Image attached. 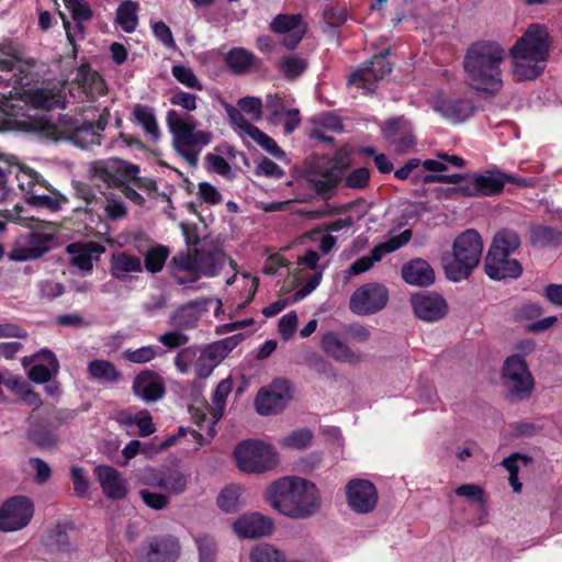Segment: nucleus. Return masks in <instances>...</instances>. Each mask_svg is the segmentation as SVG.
I'll list each match as a JSON object with an SVG mask.
<instances>
[{
    "label": "nucleus",
    "instance_id": "obj_1",
    "mask_svg": "<svg viewBox=\"0 0 562 562\" xmlns=\"http://www.w3.org/2000/svg\"><path fill=\"white\" fill-rule=\"evenodd\" d=\"M263 498L274 510L296 520L315 516L323 505L318 486L297 475L283 476L270 483Z\"/></svg>",
    "mask_w": 562,
    "mask_h": 562
},
{
    "label": "nucleus",
    "instance_id": "obj_2",
    "mask_svg": "<svg viewBox=\"0 0 562 562\" xmlns=\"http://www.w3.org/2000/svg\"><path fill=\"white\" fill-rule=\"evenodd\" d=\"M170 103L187 113L170 109L166 113V124L172 135L173 148L190 166H195L203 147L211 142V134L196 130L198 121L189 112L198 108V97L182 90L176 91L169 99Z\"/></svg>",
    "mask_w": 562,
    "mask_h": 562
},
{
    "label": "nucleus",
    "instance_id": "obj_3",
    "mask_svg": "<svg viewBox=\"0 0 562 562\" xmlns=\"http://www.w3.org/2000/svg\"><path fill=\"white\" fill-rule=\"evenodd\" d=\"M506 52L497 43L480 42L472 45L464 57L467 81L474 90L496 94L503 88L502 64Z\"/></svg>",
    "mask_w": 562,
    "mask_h": 562
},
{
    "label": "nucleus",
    "instance_id": "obj_4",
    "mask_svg": "<svg viewBox=\"0 0 562 562\" xmlns=\"http://www.w3.org/2000/svg\"><path fill=\"white\" fill-rule=\"evenodd\" d=\"M137 480L143 485L164 491V493L149 490L139 491L144 504L154 510L167 508L170 497L184 494L190 485V474L178 467H147L138 471Z\"/></svg>",
    "mask_w": 562,
    "mask_h": 562
},
{
    "label": "nucleus",
    "instance_id": "obj_5",
    "mask_svg": "<svg viewBox=\"0 0 562 562\" xmlns=\"http://www.w3.org/2000/svg\"><path fill=\"white\" fill-rule=\"evenodd\" d=\"M4 217L31 229L29 234L16 238L8 255L9 259L19 262L35 260L53 248L58 233L56 224L22 216L18 206L9 211Z\"/></svg>",
    "mask_w": 562,
    "mask_h": 562
},
{
    "label": "nucleus",
    "instance_id": "obj_6",
    "mask_svg": "<svg viewBox=\"0 0 562 562\" xmlns=\"http://www.w3.org/2000/svg\"><path fill=\"white\" fill-rule=\"evenodd\" d=\"M483 252V241L474 229L460 234L452 244V256L443 259V269L449 280L467 279L477 267Z\"/></svg>",
    "mask_w": 562,
    "mask_h": 562
},
{
    "label": "nucleus",
    "instance_id": "obj_7",
    "mask_svg": "<svg viewBox=\"0 0 562 562\" xmlns=\"http://www.w3.org/2000/svg\"><path fill=\"white\" fill-rule=\"evenodd\" d=\"M236 467L247 474H261L273 470L279 462L272 446L259 440H244L234 450Z\"/></svg>",
    "mask_w": 562,
    "mask_h": 562
},
{
    "label": "nucleus",
    "instance_id": "obj_8",
    "mask_svg": "<svg viewBox=\"0 0 562 562\" xmlns=\"http://www.w3.org/2000/svg\"><path fill=\"white\" fill-rule=\"evenodd\" d=\"M218 350V347H206L202 350L184 348L176 355L175 366L181 374L193 371L196 378L205 379L222 362L223 355Z\"/></svg>",
    "mask_w": 562,
    "mask_h": 562
},
{
    "label": "nucleus",
    "instance_id": "obj_9",
    "mask_svg": "<svg viewBox=\"0 0 562 562\" xmlns=\"http://www.w3.org/2000/svg\"><path fill=\"white\" fill-rule=\"evenodd\" d=\"M293 396V384L286 379L278 378L258 391L255 408L261 416L277 415L288 407Z\"/></svg>",
    "mask_w": 562,
    "mask_h": 562
},
{
    "label": "nucleus",
    "instance_id": "obj_10",
    "mask_svg": "<svg viewBox=\"0 0 562 562\" xmlns=\"http://www.w3.org/2000/svg\"><path fill=\"white\" fill-rule=\"evenodd\" d=\"M502 380L516 398H526L533 390L535 381L526 361L517 355L508 357L503 366Z\"/></svg>",
    "mask_w": 562,
    "mask_h": 562
},
{
    "label": "nucleus",
    "instance_id": "obj_11",
    "mask_svg": "<svg viewBox=\"0 0 562 562\" xmlns=\"http://www.w3.org/2000/svg\"><path fill=\"white\" fill-rule=\"evenodd\" d=\"M389 302V290L378 282L366 283L353 291L349 308L357 315H371L382 311Z\"/></svg>",
    "mask_w": 562,
    "mask_h": 562
},
{
    "label": "nucleus",
    "instance_id": "obj_12",
    "mask_svg": "<svg viewBox=\"0 0 562 562\" xmlns=\"http://www.w3.org/2000/svg\"><path fill=\"white\" fill-rule=\"evenodd\" d=\"M34 516V504L25 496H13L0 505V530L14 532L24 529Z\"/></svg>",
    "mask_w": 562,
    "mask_h": 562
},
{
    "label": "nucleus",
    "instance_id": "obj_13",
    "mask_svg": "<svg viewBox=\"0 0 562 562\" xmlns=\"http://www.w3.org/2000/svg\"><path fill=\"white\" fill-rule=\"evenodd\" d=\"M506 181H514L512 175L499 170H488L483 175L470 176L468 183L454 188L453 191L467 196L495 195L503 191Z\"/></svg>",
    "mask_w": 562,
    "mask_h": 562
},
{
    "label": "nucleus",
    "instance_id": "obj_14",
    "mask_svg": "<svg viewBox=\"0 0 562 562\" xmlns=\"http://www.w3.org/2000/svg\"><path fill=\"white\" fill-rule=\"evenodd\" d=\"M346 499L349 508L357 514H369L378 504L379 495L372 482L352 479L346 484Z\"/></svg>",
    "mask_w": 562,
    "mask_h": 562
},
{
    "label": "nucleus",
    "instance_id": "obj_15",
    "mask_svg": "<svg viewBox=\"0 0 562 562\" xmlns=\"http://www.w3.org/2000/svg\"><path fill=\"white\" fill-rule=\"evenodd\" d=\"M383 136L394 151L400 155L413 151L416 146L412 124L404 117L386 121L383 126Z\"/></svg>",
    "mask_w": 562,
    "mask_h": 562
},
{
    "label": "nucleus",
    "instance_id": "obj_16",
    "mask_svg": "<svg viewBox=\"0 0 562 562\" xmlns=\"http://www.w3.org/2000/svg\"><path fill=\"white\" fill-rule=\"evenodd\" d=\"M319 346L336 362L356 367L363 361V355L352 349L337 331L329 330L323 334Z\"/></svg>",
    "mask_w": 562,
    "mask_h": 562
},
{
    "label": "nucleus",
    "instance_id": "obj_17",
    "mask_svg": "<svg viewBox=\"0 0 562 562\" xmlns=\"http://www.w3.org/2000/svg\"><path fill=\"white\" fill-rule=\"evenodd\" d=\"M431 108L443 119L456 123L469 119L474 112V106L469 99L449 95L443 92H438L432 98Z\"/></svg>",
    "mask_w": 562,
    "mask_h": 562
},
{
    "label": "nucleus",
    "instance_id": "obj_18",
    "mask_svg": "<svg viewBox=\"0 0 562 562\" xmlns=\"http://www.w3.org/2000/svg\"><path fill=\"white\" fill-rule=\"evenodd\" d=\"M412 237L409 229L403 231L401 234L391 237L389 240L376 245L370 256H363L356 260L349 268L348 273L357 276L368 271L374 262L380 261L384 255L393 252L406 245Z\"/></svg>",
    "mask_w": 562,
    "mask_h": 562
},
{
    "label": "nucleus",
    "instance_id": "obj_19",
    "mask_svg": "<svg viewBox=\"0 0 562 562\" xmlns=\"http://www.w3.org/2000/svg\"><path fill=\"white\" fill-rule=\"evenodd\" d=\"M26 104L33 109L49 111L55 108H65V85L48 83L41 88H33L24 93Z\"/></svg>",
    "mask_w": 562,
    "mask_h": 562
},
{
    "label": "nucleus",
    "instance_id": "obj_20",
    "mask_svg": "<svg viewBox=\"0 0 562 562\" xmlns=\"http://www.w3.org/2000/svg\"><path fill=\"white\" fill-rule=\"evenodd\" d=\"M389 50L376 55L372 58L370 66L358 69L349 78V83L356 86L363 91L371 92L375 88V83L391 72V66L385 60Z\"/></svg>",
    "mask_w": 562,
    "mask_h": 562
},
{
    "label": "nucleus",
    "instance_id": "obj_21",
    "mask_svg": "<svg viewBox=\"0 0 562 562\" xmlns=\"http://www.w3.org/2000/svg\"><path fill=\"white\" fill-rule=\"evenodd\" d=\"M237 537L243 539H256L268 537L273 532V520L260 513L244 514L233 524Z\"/></svg>",
    "mask_w": 562,
    "mask_h": 562
},
{
    "label": "nucleus",
    "instance_id": "obj_22",
    "mask_svg": "<svg viewBox=\"0 0 562 562\" xmlns=\"http://www.w3.org/2000/svg\"><path fill=\"white\" fill-rule=\"evenodd\" d=\"M550 38L547 29L538 23L531 24L510 49L548 59Z\"/></svg>",
    "mask_w": 562,
    "mask_h": 562
},
{
    "label": "nucleus",
    "instance_id": "obj_23",
    "mask_svg": "<svg viewBox=\"0 0 562 562\" xmlns=\"http://www.w3.org/2000/svg\"><path fill=\"white\" fill-rule=\"evenodd\" d=\"M1 156L9 159V166L2 165L7 169V181L11 175H14L18 187L26 199L31 198L36 191L47 189L46 181L35 170L15 162L11 156Z\"/></svg>",
    "mask_w": 562,
    "mask_h": 562
},
{
    "label": "nucleus",
    "instance_id": "obj_24",
    "mask_svg": "<svg viewBox=\"0 0 562 562\" xmlns=\"http://www.w3.org/2000/svg\"><path fill=\"white\" fill-rule=\"evenodd\" d=\"M415 315L424 322L441 319L448 312L446 300L436 293H419L411 299Z\"/></svg>",
    "mask_w": 562,
    "mask_h": 562
},
{
    "label": "nucleus",
    "instance_id": "obj_25",
    "mask_svg": "<svg viewBox=\"0 0 562 562\" xmlns=\"http://www.w3.org/2000/svg\"><path fill=\"white\" fill-rule=\"evenodd\" d=\"M485 272L494 280H503L507 278H517L521 273V266L505 252L498 250H488L485 258Z\"/></svg>",
    "mask_w": 562,
    "mask_h": 562
},
{
    "label": "nucleus",
    "instance_id": "obj_26",
    "mask_svg": "<svg viewBox=\"0 0 562 562\" xmlns=\"http://www.w3.org/2000/svg\"><path fill=\"white\" fill-rule=\"evenodd\" d=\"M271 29L282 36L284 46L290 49L296 47L306 32V25L299 14L278 15L272 21Z\"/></svg>",
    "mask_w": 562,
    "mask_h": 562
},
{
    "label": "nucleus",
    "instance_id": "obj_27",
    "mask_svg": "<svg viewBox=\"0 0 562 562\" xmlns=\"http://www.w3.org/2000/svg\"><path fill=\"white\" fill-rule=\"evenodd\" d=\"M94 475L103 494L111 499H123L128 493V485L122 474L110 465H98Z\"/></svg>",
    "mask_w": 562,
    "mask_h": 562
},
{
    "label": "nucleus",
    "instance_id": "obj_28",
    "mask_svg": "<svg viewBox=\"0 0 562 562\" xmlns=\"http://www.w3.org/2000/svg\"><path fill=\"white\" fill-rule=\"evenodd\" d=\"M513 75L518 80H533L539 77L547 65V59L525 54L524 50L510 49Z\"/></svg>",
    "mask_w": 562,
    "mask_h": 562
},
{
    "label": "nucleus",
    "instance_id": "obj_29",
    "mask_svg": "<svg viewBox=\"0 0 562 562\" xmlns=\"http://www.w3.org/2000/svg\"><path fill=\"white\" fill-rule=\"evenodd\" d=\"M106 122L100 119L94 126L92 123H83L78 125L70 123L65 126L63 133L78 147L89 148L93 145H100L101 132L105 128Z\"/></svg>",
    "mask_w": 562,
    "mask_h": 562
},
{
    "label": "nucleus",
    "instance_id": "obj_30",
    "mask_svg": "<svg viewBox=\"0 0 562 562\" xmlns=\"http://www.w3.org/2000/svg\"><path fill=\"white\" fill-rule=\"evenodd\" d=\"M133 391L143 401L154 402L164 396L165 383L156 372L145 370L135 376Z\"/></svg>",
    "mask_w": 562,
    "mask_h": 562
},
{
    "label": "nucleus",
    "instance_id": "obj_31",
    "mask_svg": "<svg viewBox=\"0 0 562 562\" xmlns=\"http://www.w3.org/2000/svg\"><path fill=\"white\" fill-rule=\"evenodd\" d=\"M32 361H44L47 366L37 364L34 366L27 372V376L36 383L48 382L53 375L58 372L59 363L56 356L48 349H42L40 352L34 355L32 358H24L22 364L26 367Z\"/></svg>",
    "mask_w": 562,
    "mask_h": 562
},
{
    "label": "nucleus",
    "instance_id": "obj_32",
    "mask_svg": "<svg viewBox=\"0 0 562 562\" xmlns=\"http://www.w3.org/2000/svg\"><path fill=\"white\" fill-rule=\"evenodd\" d=\"M172 262L175 265L172 277L179 284L194 282L200 278L198 250L179 254L172 258Z\"/></svg>",
    "mask_w": 562,
    "mask_h": 562
},
{
    "label": "nucleus",
    "instance_id": "obj_33",
    "mask_svg": "<svg viewBox=\"0 0 562 562\" xmlns=\"http://www.w3.org/2000/svg\"><path fill=\"white\" fill-rule=\"evenodd\" d=\"M402 278L411 285L428 286L435 281V272L426 260L416 258L402 267Z\"/></svg>",
    "mask_w": 562,
    "mask_h": 562
},
{
    "label": "nucleus",
    "instance_id": "obj_34",
    "mask_svg": "<svg viewBox=\"0 0 562 562\" xmlns=\"http://www.w3.org/2000/svg\"><path fill=\"white\" fill-rule=\"evenodd\" d=\"M75 83L80 90L79 93L93 100L105 93V85L101 76L89 66H81L77 70Z\"/></svg>",
    "mask_w": 562,
    "mask_h": 562
},
{
    "label": "nucleus",
    "instance_id": "obj_35",
    "mask_svg": "<svg viewBox=\"0 0 562 562\" xmlns=\"http://www.w3.org/2000/svg\"><path fill=\"white\" fill-rule=\"evenodd\" d=\"M71 262L83 271L92 270V260L104 252V247L95 243H74L67 246Z\"/></svg>",
    "mask_w": 562,
    "mask_h": 562
},
{
    "label": "nucleus",
    "instance_id": "obj_36",
    "mask_svg": "<svg viewBox=\"0 0 562 562\" xmlns=\"http://www.w3.org/2000/svg\"><path fill=\"white\" fill-rule=\"evenodd\" d=\"M110 270L115 279L126 281L130 274L143 271V263L135 256L126 252H116L111 256Z\"/></svg>",
    "mask_w": 562,
    "mask_h": 562
},
{
    "label": "nucleus",
    "instance_id": "obj_37",
    "mask_svg": "<svg viewBox=\"0 0 562 562\" xmlns=\"http://www.w3.org/2000/svg\"><path fill=\"white\" fill-rule=\"evenodd\" d=\"M318 260L319 256L313 250L306 251L303 257L299 258L297 263L306 266L313 270V273L308 276L306 283L294 293V301H300L306 297L319 285L323 273L321 270H316Z\"/></svg>",
    "mask_w": 562,
    "mask_h": 562
},
{
    "label": "nucleus",
    "instance_id": "obj_38",
    "mask_svg": "<svg viewBox=\"0 0 562 562\" xmlns=\"http://www.w3.org/2000/svg\"><path fill=\"white\" fill-rule=\"evenodd\" d=\"M132 114L134 121L142 126L144 133L149 137L150 140L157 142L160 138V128L151 108L136 104Z\"/></svg>",
    "mask_w": 562,
    "mask_h": 562
},
{
    "label": "nucleus",
    "instance_id": "obj_39",
    "mask_svg": "<svg viewBox=\"0 0 562 562\" xmlns=\"http://www.w3.org/2000/svg\"><path fill=\"white\" fill-rule=\"evenodd\" d=\"M245 488L240 484H229L221 490L216 498L218 508L226 513L233 514L238 512L244 505L241 496Z\"/></svg>",
    "mask_w": 562,
    "mask_h": 562
},
{
    "label": "nucleus",
    "instance_id": "obj_40",
    "mask_svg": "<svg viewBox=\"0 0 562 562\" xmlns=\"http://www.w3.org/2000/svg\"><path fill=\"white\" fill-rule=\"evenodd\" d=\"M192 419L196 424L200 430L205 431L206 436L211 438L215 430L216 423L223 416L221 412L215 408H210L205 404L194 405L190 408Z\"/></svg>",
    "mask_w": 562,
    "mask_h": 562
},
{
    "label": "nucleus",
    "instance_id": "obj_41",
    "mask_svg": "<svg viewBox=\"0 0 562 562\" xmlns=\"http://www.w3.org/2000/svg\"><path fill=\"white\" fill-rule=\"evenodd\" d=\"M179 554V546L172 540L155 541L149 544L147 562H175Z\"/></svg>",
    "mask_w": 562,
    "mask_h": 562
},
{
    "label": "nucleus",
    "instance_id": "obj_42",
    "mask_svg": "<svg viewBox=\"0 0 562 562\" xmlns=\"http://www.w3.org/2000/svg\"><path fill=\"white\" fill-rule=\"evenodd\" d=\"M32 67L31 63L22 60L9 45L0 46V71H19L26 74ZM16 76V72H14Z\"/></svg>",
    "mask_w": 562,
    "mask_h": 562
},
{
    "label": "nucleus",
    "instance_id": "obj_43",
    "mask_svg": "<svg viewBox=\"0 0 562 562\" xmlns=\"http://www.w3.org/2000/svg\"><path fill=\"white\" fill-rule=\"evenodd\" d=\"M26 202L36 207H45L50 211H58L61 205L66 202V199L58 192L49 189H43L36 191L31 198H27Z\"/></svg>",
    "mask_w": 562,
    "mask_h": 562
},
{
    "label": "nucleus",
    "instance_id": "obj_44",
    "mask_svg": "<svg viewBox=\"0 0 562 562\" xmlns=\"http://www.w3.org/2000/svg\"><path fill=\"white\" fill-rule=\"evenodd\" d=\"M90 378L100 382L113 383L120 379V372L106 360H93L88 366Z\"/></svg>",
    "mask_w": 562,
    "mask_h": 562
},
{
    "label": "nucleus",
    "instance_id": "obj_45",
    "mask_svg": "<svg viewBox=\"0 0 562 562\" xmlns=\"http://www.w3.org/2000/svg\"><path fill=\"white\" fill-rule=\"evenodd\" d=\"M436 157V159H426L423 161V167L425 170L432 172H443L449 170L450 167L461 168L465 165L464 159L457 155L437 153Z\"/></svg>",
    "mask_w": 562,
    "mask_h": 562
},
{
    "label": "nucleus",
    "instance_id": "obj_46",
    "mask_svg": "<svg viewBox=\"0 0 562 562\" xmlns=\"http://www.w3.org/2000/svg\"><path fill=\"white\" fill-rule=\"evenodd\" d=\"M519 245V236L514 231L503 229L494 236L488 250H498V252H505L512 256L518 249Z\"/></svg>",
    "mask_w": 562,
    "mask_h": 562
},
{
    "label": "nucleus",
    "instance_id": "obj_47",
    "mask_svg": "<svg viewBox=\"0 0 562 562\" xmlns=\"http://www.w3.org/2000/svg\"><path fill=\"white\" fill-rule=\"evenodd\" d=\"M284 552L270 543H259L249 552L250 562H284Z\"/></svg>",
    "mask_w": 562,
    "mask_h": 562
},
{
    "label": "nucleus",
    "instance_id": "obj_48",
    "mask_svg": "<svg viewBox=\"0 0 562 562\" xmlns=\"http://www.w3.org/2000/svg\"><path fill=\"white\" fill-rule=\"evenodd\" d=\"M225 257L220 252H199V274L215 277L221 271Z\"/></svg>",
    "mask_w": 562,
    "mask_h": 562
},
{
    "label": "nucleus",
    "instance_id": "obj_49",
    "mask_svg": "<svg viewBox=\"0 0 562 562\" xmlns=\"http://www.w3.org/2000/svg\"><path fill=\"white\" fill-rule=\"evenodd\" d=\"M222 105L228 116L229 124L240 135H247L250 137L252 130H257V126L252 125L243 113L234 108L233 105L222 101Z\"/></svg>",
    "mask_w": 562,
    "mask_h": 562
},
{
    "label": "nucleus",
    "instance_id": "obj_50",
    "mask_svg": "<svg viewBox=\"0 0 562 562\" xmlns=\"http://www.w3.org/2000/svg\"><path fill=\"white\" fill-rule=\"evenodd\" d=\"M137 4L132 1L122 3L116 11V21L127 33L135 31L138 19H137Z\"/></svg>",
    "mask_w": 562,
    "mask_h": 562
},
{
    "label": "nucleus",
    "instance_id": "obj_51",
    "mask_svg": "<svg viewBox=\"0 0 562 562\" xmlns=\"http://www.w3.org/2000/svg\"><path fill=\"white\" fill-rule=\"evenodd\" d=\"M45 546L54 552L67 553L69 551V538L61 526L49 529L45 535Z\"/></svg>",
    "mask_w": 562,
    "mask_h": 562
},
{
    "label": "nucleus",
    "instance_id": "obj_52",
    "mask_svg": "<svg viewBox=\"0 0 562 562\" xmlns=\"http://www.w3.org/2000/svg\"><path fill=\"white\" fill-rule=\"evenodd\" d=\"M307 68V61L297 55H288L280 59V70L290 80L301 76Z\"/></svg>",
    "mask_w": 562,
    "mask_h": 562
},
{
    "label": "nucleus",
    "instance_id": "obj_53",
    "mask_svg": "<svg viewBox=\"0 0 562 562\" xmlns=\"http://www.w3.org/2000/svg\"><path fill=\"white\" fill-rule=\"evenodd\" d=\"M122 422L126 425H136L140 436L146 437L155 431V425L148 411H139L136 414H126Z\"/></svg>",
    "mask_w": 562,
    "mask_h": 562
},
{
    "label": "nucleus",
    "instance_id": "obj_54",
    "mask_svg": "<svg viewBox=\"0 0 562 562\" xmlns=\"http://www.w3.org/2000/svg\"><path fill=\"white\" fill-rule=\"evenodd\" d=\"M254 61L251 53L244 48H234L226 56L227 66L235 72H245Z\"/></svg>",
    "mask_w": 562,
    "mask_h": 562
},
{
    "label": "nucleus",
    "instance_id": "obj_55",
    "mask_svg": "<svg viewBox=\"0 0 562 562\" xmlns=\"http://www.w3.org/2000/svg\"><path fill=\"white\" fill-rule=\"evenodd\" d=\"M169 250L165 246H155L145 255V268L150 273L160 272L167 261Z\"/></svg>",
    "mask_w": 562,
    "mask_h": 562
},
{
    "label": "nucleus",
    "instance_id": "obj_56",
    "mask_svg": "<svg viewBox=\"0 0 562 562\" xmlns=\"http://www.w3.org/2000/svg\"><path fill=\"white\" fill-rule=\"evenodd\" d=\"M312 432L307 429H297L282 437L279 440L280 446L289 449H304L312 442Z\"/></svg>",
    "mask_w": 562,
    "mask_h": 562
},
{
    "label": "nucleus",
    "instance_id": "obj_57",
    "mask_svg": "<svg viewBox=\"0 0 562 562\" xmlns=\"http://www.w3.org/2000/svg\"><path fill=\"white\" fill-rule=\"evenodd\" d=\"M171 74L181 85L186 86L187 88L198 91L203 90L202 83L190 67L176 65L171 68Z\"/></svg>",
    "mask_w": 562,
    "mask_h": 562
},
{
    "label": "nucleus",
    "instance_id": "obj_58",
    "mask_svg": "<svg viewBox=\"0 0 562 562\" xmlns=\"http://www.w3.org/2000/svg\"><path fill=\"white\" fill-rule=\"evenodd\" d=\"M250 138L258 144L262 149L272 155L278 159H284L285 153L278 146L273 138L263 133L261 130L257 127V130H252V134Z\"/></svg>",
    "mask_w": 562,
    "mask_h": 562
},
{
    "label": "nucleus",
    "instance_id": "obj_59",
    "mask_svg": "<svg viewBox=\"0 0 562 562\" xmlns=\"http://www.w3.org/2000/svg\"><path fill=\"white\" fill-rule=\"evenodd\" d=\"M199 321L198 311L194 306H183L179 308L172 316V323L180 328H192Z\"/></svg>",
    "mask_w": 562,
    "mask_h": 562
},
{
    "label": "nucleus",
    "instance_id": "obj_60",
    "mask_svg": "<svg viewBox=\"0 0 562 562\" xmlns=\"http://www.w3.org/2000/svg\"><path fill=\"white\" fill-rule=\"evenodd\" d=\"M22 119L18 117V114L11 115L8 120L11 127H18L24 131H38L43 130L46 125L44 117H37L33 115H22Z\"/></svg>",
    "mask_w": 562,
    "mask_h": 562
},
{
    "label": "nucleus",
    "instance_id": "obj_61",
    "mask_svg": "<svg viewBox=\"0 0 562 562\" xmlns=\"http://www.w3.org/2000/svg\"><path fill=\"white\" fill-rule=\"evenodd\" d=\"M70 479L74 485V491L77 496L85 497L88 494L90 481L83 468L72 465L70 469Z\"/></svg>",
    "mask_w": 562,
    "mask_h": 562
},
{
    "label": "nucleus",
    "instance_id": "obj_62",
    "mask_svg": "<svg viewBox=\"0 0 562 562\" xmlns=\"http://www.w3.org/2000/svg\"><path fill=\"white\" fill-rule=\"evenodd\" d=\"M342 167L344 166L338 168L335 165L331 168L327 169L321 179H317L316 176H313L311 180L315 182L319 191H327L334 188L340 181Z\"/></svg>",
    "mask_w": 562,
    "mask_h": 562
},
{
    "label": "nucleus",
    "instance_id": "obj_63",
    "mask_svg": "<svg viewBox=\"0 0 562 562\" xmlns=\"http://www.w3.org/2000/svg\"><path fill=\"white\" fill-rule=\"evenodd\" d=\"M157 351L153 346H144L138 349H126L124 357L133 363H146L155 359Z\"/></svg>",
    "mask_w": 562,
    "mask_h": 562
},
{
    "label": "nucleus",
    "instance_id": "obj_64",
    "mask_svg": "<svg viewBox=\"0 0 562 562\" xmlns=\"http://www.w3.org/2000/svg\"><path fill=\"white\" fill-rule=\"evenodd\" d=\"M196 544L201 562H214L217 551L215 541L209 536H200L196 538Z\"/></svg>",
    "mask_w": 562,
    "mask_h": 562
}]
</instances>
